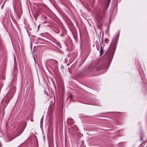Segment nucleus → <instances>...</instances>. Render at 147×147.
Masks as SVG:
<instances>
[{
	"instance_id": "f257e3e1",
	"label": "nucleus",
	"mask_w": 147,
	"mask_h": 147,
	"mask_svg": "<svg viewBox=\"0 0 147 147\" xmlns=\"http://www.w3.org/2000/svg\"><path fill=\"white\" fill-rule=\"evenodd\" d=\"M116 47V45L115 43H114L113 45H112L111 46L109 51V57H112L115 51Z\"/></svg>"
},
{
	"instance_id": "f03ea898",
	"label": "nucleus",
	"mask_w": 147,
	"mask_h": 147,
	"mask_svg": "<svg viewBox=\"0 0 147 147\" xmlns=\"http://www.w3.org/2000/svg\"><path fill=\"white\" fill-rule=\"evenodd\" d=\"M26 126L24 125L23 127L19 125L18 126L16 130V133L17 134V136L20 135L23 132Z\"/></svg>"
},
{
	"instance_id": "7ed1b4c3",
	"label": "nucleus",
	"mask_w": 147,
	"mask_h": 147,
	"mask_svg": "<svg viewBox=\"0 0 147 147\" xmlns=\"http://www.w3.org/2000/svg\"><path fill=\"white\" fill-rule=\"evenodd\" d=\"M5 101V103L4 105V108H5L8 105L9 102V98H7L6 99V100L4 99Z\"/></svg>"
},
{
	"instance_id": "20e7f679",
	"label": "nucleus",
	"mask_w": 147,
	"mask_h": 147,
	"mask_svg": "<svg viewBox=\"0 0 147 147\" xmlns=\"http://www.w3.org/2000/svg\"><path fill=\"white\" fill-rule=\"evenodd\" d=\"M14 88L13 87H12L10 88V90L9 91V92L7 93V94L8 95L10 94L13 93H14Z\"/></svg>"
},
{
	"instance_id": "39448f33",
	"label": "nucleus",
	"mask_w": 147,
	"mask_h": 147,
	"mask_svg": "<svg viewBox=\"0 0 147 147\" xmlns=\"http://www.w3.org/2000/svg\"><path fill=\"white\" fill-rule=\"evenodd\" d=\"M104 52V50L103 48L101 46L100 47V55H102L103 53Z\"/></svg>"
},
{
	"instance_id": "423d86ee",
	"label": "nucleus",
	"mask_w": 147,
	"mask_h": 147,
	"mask_svg": "<svg viewBox=\"0 0 147 147\" xmlns=\"http://www.w3.org/2000/svg\"><path fill=\"white\" fill-rule=\"evenodd\" d=\"M17 16L18 18V19H19V18H20V16L21 15V13L19 14V13H18V12H17Z\"/></svg>"
},
{
	"instance_id": "0eeeda50",
	"label": "nucleus",
	"mask_w": 147,
	"mask_h": 147,
	"mask_svg": "<svg viewBox=\"0 0 147 147\" xmlns=\"http://www.w3.org/2000/svg\"><path fill=\"white\" fill-rule=\"evenodd\" d=\"M109 41V40L107 39L106 38L104 40V42L105 43H107Z\"/></svg>"
},
{
	"instance_id": "6e6552de",
	"label": "nucleus",
	"mask_w": 147,
	"mask_h": 147,
	"mask_svg": "<svg viewBox=\"0 0 147 147\" xmlns=\"http://www.w3.org/2000/svg\"><path fill=\"white\" fill-rule=\"evenodd\" d=\"M70 120H71V123H74V122H73V120L72 119H70Z\"/></svg>"
},
{
	"instance_id": "1a4fd4ad",
	"label": "nucleus",
	"mask_w": 147,
	"mask_h": 147,
	"mask_svg": "<svg viewBox=\"0 0 147 147\" xmlns=\"http://www.w3.org/2000/svg\"><path fill=\"white\" fill-rule=\"evenodd\" d=\"M110 1H111V0H109L108 1V6H109V4L110 3Z\"/></svg>"
},
{
	"instance_id": "9d476101",
	"label": "nucleus",
	"mask_w": 147,
	"mask_h": 147,
	"mask_svg": "<svg viewBox=\"0 0 147 147\" xmlns=\"http://www.w3.org/2000/svg\"><path fill=\"white\" fill-rule=\"evenodd\" d=\"M43 120V117H42L41 118V121H40L41 123V121H42V120Z\"/></svg>"
},
{
	"instance_id": "9b49d317",
	"label": "nucleus",
	"mask_w": 147,
	"mask_h": 147,
	"mask_svg": "<svg viewBox=\"0 0 147 147\" xmlns=\"http://www.w3.org/2000/svg\"><path fill=\"white\" fill-rule=\"evenodd\" d=\"M64 67L63 66H62L61 67V69H62L63 68V69H64Z\"/></svg>"
},
{
	"instance_id": "f8f14e48",
	"label": "nucleus",
	"mask_w": 147,
	"mask_h": 147,
	"mask_svg": "<svg viewBox=\"0 0 147 147\" xmlns=\"http://www.w3.org/2000/svg\"><path fill=\"white\" fill-rule=\"evenodd\" d=\"M40 25H39L38 26V28H39V27L40 26Z\"/></svg>"
},
{
	"instance_id": "ddd939ff",
	"label": "nucleus",
	"mask_w": 147,
	"mask_h": 147,
	"mask_svg": "<svg viewBox=\"0 0 147 147\" xmlns=\"http://www.w3.org/2000/svg\"><path fill=\"white\" fill-rule=\"evenodd\" d=\"M34 59L35 61V57H34Z\"/></svg>"
},
{
	"instance_id": "4468645a",
	"label": "nucleus",
	"mask_w": 147,
	"mask_h": 147,
	"mask_svg": "<svg viewBox=\"0 0 147 147\" xmlns=\"http://www.w3.org/2000/svg\"><path fill=\"white\" fill-rule=\"evenodd\" d=\"M2 146V145L1 144H0V147L1 146Z\"/></svg>"
},
{
	"instance_id": "2eb2a0df",
	"label": "nucleus",
	"mask_w": 147,
	"mask_h": 147,
	"mask_svg": "<svg viewBox=\"0 0 147 147\" xmlns=\"http://www.w3.org/2000/svg\"><path fill=\"white\" fill-rule=\"evenodd\" d=\"M14 59H15V55H14Z\"/></svg>"
},
{
	"instance_id": "dca6fc26",
	"label": "nucleus",
	"mask_w": 147,
	"mask_h": 147,
	"mask_svg": "<svg viewBox=\"0 0 147 147\" xmlns=\"http://www.w3.org/2000/svg\"><path fill=\"white\" fill-rule=\"evenodd\" d=\"M109 6H108V5H107V8Z\"/></svg>"
},
{
	"instance_id": "f3484780",
	"label": "nucleus",
	"mask_w": 147,
	"mask_h": 147,
	"mask_svg": "<svg viewBox=\"0 0 147 147\" xmlns=\"http://www.w3.org/2000/svg\"><path fill=\"white\" fill-rule=\"evenodd\" d=\"M71 95H70V96H69V97H71Z\"/></svg>"
},
{
	"instance_id": "a211bd4d",
	"label": "nucleus",
	"mask_w": 147,
	"mask_h": 147,
	"mask_svg": "<svg viewBox=\"0 0 147 147\" xmlns=\"http://www.w3.org/2000/svg\"><path fill=\"white\" fill-rule=\"evenodd\" d=\"M44 139L45 138V136L44 137Z\"/></svg>"
}]
</instances>
